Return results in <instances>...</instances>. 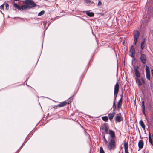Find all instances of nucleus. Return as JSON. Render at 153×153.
Returning <instances> with one entry per match:
<instances>
[{"label": "nucleus", "mask_w": 153, "mask_h": 153, "mask_svg": "<svg viewBox=\"0 0 153 153\" xmlns=\"http://www.w3.org/2000/svg\"><path fill=\"white\" fill-rule=\"evenodd\" d=\"M24 5L19 6L16 3L13 4L14 7L20 11H23L26 9H30L33 8L37 5L32 0H26L23 1Z\"/></svg>", "instance_id": "1"}, {"label": "nucleus", "mask_w": 153, "mask_h": 153, "mask_svg": "<svg viewBox=\"0 0 153 153\" xmlns=\"http://www.w3.org/2000/svg\"><path fill=\"white\" fill-rule=\"evenodd\" d=\"M108 149L110 150H114L116 148V143L114 138L111 139L109 140L108 146Z\"/></svg>", "instance_id": "2"}, {"label": "nucleus", "mask_w": 153, "mask_h": 153, "mask_svg": "<svg viewBox=\"0 0 153 153\" xmlns=\"http://www.w3.org/2000/svg\"><path fill=\"white\" fill-rule=\"evenodd\" d=\"M140 36L139 32L137 30L134 34L133 38H134V46H136V43L138 41V39Z\"/></svg>", "instance_id": "3"}, {"label": "nucleus", "mask_w": 153, "mask_h": 153, "mask_svg": "<svg viewBox=\"0 0 153 153\" xmlns=\"http://www.w3.org/2000/svg\"><path fill=\"white\" fill-rule=\"evenodd\" d=\"M114 119L116 122H120L123 120V118L121 115V114L120 113L116 114L114 117Z\"/></svg>", "instance_id": "4"}, {"label": "nucleus", "mask_w": 153, "mask_h": 153, "mask_svg": "<svg viewBox=\"0 0 153 153\" xmlns=\"http://www.w3.org/2000/svg\"><path fill=\"white\" fill-rule=\"evenodd\" d=\"M141 62L143 64H145L147 61V57L145 54L141 53L140 58Z\"/></svg>", "instance_id": "5"}, {"label": "nucleus", "mask_w": 153, "mask_h": 153, "mask_svg": "<svg viewBox=\"0 0 153 153\" xmlns=\"http://www.w3.org/2000/svg\"><path fill=\"white\" fill-rule=\"evenodd\" d=\"M146 77L147 79L148 80H150V73L149 68L146 65Z\"/></svg>", "instance_id": "6"}, {"label": "nucleus", "mask_w": 153, "mask_h": 153, "mask_svg": "<svg viewBox=\"0 0 153 153\" xmlns=\"http://www.w3.org/2000/svg\"><path fill=\"white\" fill-rule=\"evenodd\" d=\"M136 68L135 67L134 68V72L135 73V76H136V78H138L140 77V73L139 72V71L137 69V68H138L139 67L137 66H136Z\"/></svg>", "instance_id": "7"}, {"label": "nucleus", "mask_w": 153, "mask_h": 153, "mask_svg": "<svg viewBox=\"0 0 153 153\" xmlns=\"http://www.w3.org/2000/svg\"><path fill=\"white\" fill-rule=\"evenodd\" d=\"M119 85L117 82L114 87V94H117L119 91Z\"/></svg>", "instance_id": "8"}, {"label": "nucleus", "mask_w": 153, "mask_h": 153, "mask_svg": "<svg viewBox=\"0 0 153 153\" xmlns=\"http://www.w3.org/2000/svg\"><path fill=\"white\" fill-rule=\"evenodd\" d=\"M123 145L124 147L125 153H129L128 152V143L125 141L123 143Z\"/></svg>", "instance_id": "9"}, {"label": "nucleus", "mask_w": 153, "mask_h": 153, "mask_svg": "<svg viewBox=\"0 0 153 153\" xmlns=\"http://www.w3.org/2000/svg\"><path fill=\"white\" fill-rule=\"evenodd\" d=\"M115 111H113L112 113H110L108 114V117L109 119L111 121L113 117H114L115 114Z\"/></svg>", "instance_id": "10"}, {"label": "nucleus", "mask_w": 153, "mask_h": 153, "mask_svg": "<svg viewBox=\"0 0 153 153\" xmlns=\"http://www.w3.org/2000/svg\"><path fill=\"white\" fill-rule=\"evenodd\" d=\"M138 146L140 149H142L143 146V142L142 140H140L138 142Z\"/></svg>", "instance_id": "11"}, {"label": "nucleus", "mask_w": 153, "mask_h": 153, "mask_svg": "<svg viewBox=\"0 0 153 153\" xmlns=\"http://www.w3.org/2000/svg\"><path fill=\"white\" fill-rule=\"evenodd\" d=\"M67 104V102L65 101H64L61 102H60V104H58L57 105V106L59 107H61L65 106Z\"/></svg>", "instance_id": "12"}, {"label": "nucleus", "mask_w": 153, "mask_h": 153, "mask_svg": "<svg viewBox=\"0 0 153 153\" xmlns=\"http://www.w3.org/2000/svg\"><path fill=\"white\" fill-rule=\"evenodd\" d=\"M109 134L111 138V139L114 138L115 137L114 132L112 130H109Z\"/></svg>", "instance_id": "13"}, {"label": "nucleus", "mask_w": 153, "mask_h": 153, "mask_svg": "<svg viewBox=\"0 0 153 153\" xmlns=\"http://www.w3.org/2000/svg\"><path fill=\"white\" fill-rule=\"evenodd\" d=\"M141 105H142V112L143 114L144 115L146 116V114H145V106L144 105V102L143 101H142Z\"/></svg>", "instance_id": "14"}, {"label": "nucleus", "mask_w": 153, "mask_h": 153, "mask_svg": "<svg viewBox=\"0 0 153 153\" xmlns=\"http://www.w3.org/2000/svg\"><path fill=\"white\" fill-rule=\"evenodd\" d=\"M135 80L136 83L137 84L138 87H140L142 85V83L140 80L138 78H135Z\"/></svg>", "instance_id": "15"}, {"label": "nucleus", "mask_w": 153, "mask_h": 153, "mask_svg": "<svg viewBox=\"0 0 153 153\" xmlns=\"http://www.w3.org/2000/svg\"><path fill=\"white\" fill-rule=\"evenodd\" d=\"M145 39L144 38L143 39V41L141 43V48L142 49V50H143L145 47Z\"/></svg>", "instance_id": "16"}, {"label": "nucleus", "mask_w": 153, "mask_h": 153, "mask_svg": "<svg viewBox=\"0 0 153 153\" xmlns=\"http://www.w3.org/2000/svg\"><path fill=\"white\" fill-rule=\"evenodd\" d=\"M149 142L151 143V144L152 146H153L152 140L151 138V134H150V132H149Z\"/></svg>", "instance_id": "17"}, {"label": "nucleus", "mask_w": 153, "mask_h": 153, "mask_svg": "<svg viewBox=\"0 0 153 153\" xmlns=\"http://www.w3.org/2000/svg\"><path fill=\"white\" fill-rule=\"evenodd\" d=\"M87 15L90 17H93L94 16V13L93 12H90L87 11L86 13Z\"/></svg>", "instance_id": "18"}, {"label": "nucleus", "mask_w": 153, "mask_h": 153, "mask_svg": "<svg viewBox=\"0 0 153 153\" xmlns=\"http://www.w3.org/2000/svg\"><path fill=\"white\" fill-rule=\"evenodd\" d=\"M140 123L141 126L142 127L143 129L144 130L145 129V125L144 124L142 120H140Z\"/></svg>", "instance_id": "19"}, {"label": "nucleus", "mask_w": 153, "mask_h": 153, "mask_svg": "<svg viewBox=\"0 0 153 153\" xmlns=\"http://www.w3.org/2000/svg\"><path fill=\"white\" fill-rule=\"evenodd\" d=\"M102 119L105 122H107L108 120V118L107 116H103L102 117Z\"/></svg>", "instance_id": "20"}, {"label": "nucleus", "mask_w": 153, "mask_h": 153, "mask_svg": "<svg viewBox=\"0 0 153 153\" xmlns=\"http://www.w3.org/2000/svg\"><path fill=\"white\" fill-rule=\"evenodd\" d=\"M112 108L113 109V111H115L117 109V106L115 105V102H113Z\"/></svg>", "instance_id": "21"}, {"label": "nucleus", "mask_w": 153, "mask_h": 153, "mask_svg": "<svg viewBox=\"0 0 153 153\" xmlns=\"http://www.w3.org/2000/svg\"><path fill=\"white\" fill-rule=\"evenodd\" d=\"M103 138L104 139V142L106 146H108V141H107L106 138H105V136L104 135L103 136Z\"/></svg>", "instance_id": "22"}, {"label": "nucleus", "mask_w": 153, "mask_h": 153, "mask_svg": "<svg viewBox=\"0 0 153 153\" xmlns=\"http://www.w3.org/2000/svg\"><path fill=\"white\" fill-rule=\"evenodd\" d=\"M122 96L121 97V98L117 102V105H122Z\"/></svg>", "instance_id": "23"}, {"label": "nucleus", "mask_w": 153, "mask_h": 153, "mask_svg": "<svg viewBox=\"0 0 153 153\" xmlns=\"http://www.w3.org/2000/svg\"><path fill=\"white\" fill-rule=\"evenodd\" d=\"M130 53V56L132 57H134L135 55V51H129Z\"/></svg>", "instance_id": "24"}, {"label": "nucleus", "mask_w": 153, "mask_h": 153, "mask_svg": "<svg viewBox=\"0 0 153 153\" xmlns=\"http://www.w3.org/2000/svg\"><path fill=\"white\" fill-rule=\"evenodd\" d=\"M44 13H45V11L44 10H42L38 14V16H41L43 15V14H44Z\"/></svg>", "instance_id": "25"}, {"label": "nucleus", "mask_w": 153, "mask_h": 153, "mask_svg": "<svg viewBox=\"0 0 153 153\" xmlns=\"http://www.w3.org/2000/svg\"><path fill=\"white\" fill-rule=\"evenodd\" d=\"M130 51H135L133 45L131 46Z\"/></svg>", "instance_id": "26"}, {"label": "nucleus", "mask_w": 153, "mask_h": 153, "mask_svg": "<svg viewBox=\"0 0 153 153\" xmlns=\"http://www.w3.org/2000/svg\"><path fill=\"white\" fill-rule=\"evenodd\" d=\"M100 153H105V152L102 147H100Z\"/></svg>", "instance_id": "27"}, {"label": "nucleus", "mask_w": 153, "mask_h": 153, "mask_svg": "<svg viewBox=\"0 0 153 153\" xmlns=\"http://www.w3.org/2000/svg\"><path fill=\"white\" fill-rule=\"evenodd\" d=\"M117 94H114V100L113 102H116V97L117 96Z\"/></svg>", "instance_id": "28"}, {"label": "nucleus", "mask_w": 153, "mask_h": 153, "mask_svg": "<svg viewBox=\"0 0 153 153\" xmlns=\"http://www.w3.org/2000/svg\"><path fill=\"white\" fill-rule=\"evenodd\" d=\"M121 105H117V109L118 111H119L120 110V109L121 108Z\"/></svg>", "instance_id": "29"}, {"label": "nucleus", "mask_w": 153, "mask_h": 153, "mask_svg": "<svg viewBox=\"0 0 153 153\" xmlns=\"http://www.w3.org/2000/svg\"><path fill=\"white\" fill-rule=\"evenodd\" d=\"M108 127H105V129L104 130H105V133L107 134H108Z\"/></svg>", "instance_id": "30"}, {"label": "nucleus", "mask_w": 153, "mask_h": 153, "mask_svg": "<svg viewBox=\"0 0 153 153\" xmlns=\"http://www.w3.org/2000/svg\"><path fill=\"white\" fill-rule=\"evenodd\" d=\"M0 9L2 10H4V4L0 6Z\"/></svg>", "instance_id": "31"}, {"label": "nucleus", "mask_w": 153, "mask_h": 153, "mask_svg": "<svg viewBox=\"0 0 153 153\" xmlns=\"http://www.w3.org/2000/svg\"><path fill=\"white\" fill-rule=\"evenodd\" d=\"M5 7H6V9L7 10H8V9H9V4H7V3L6 4H5Z\"/></svg>", "instance_id": "32"}, {"label": "nucleus", "mask_w": 153, "mask_h": 153, "mask_svg": "<svg viewBox=\"0 0 153 153\" xmlns=\"http://www.w3.org/2000/svg\"><path fill=\"white\" fill-rule=\"evenodd\" d=\"M107 127V126L105 125L102 126L101 127L102 130H104L105 129V127Z\"/></svg>", "instance_id": "33"}, {"label": "nucleus", "mask_w": 153, "mask_h": 153, "mask_svg": "<svg viewBox=\"0 0 153 153\" xmlns=\"http://www.w3.org/2000/svg\"><path fill=\"white\" fill-rule=\"evenodd\" d=\"M141 80L142 81L143 84V85H145V80H144V79L143 78H142L141 79Z\"/></svg>", "instance_id": "34"}, {"label": "nucleus", "mask_w": 153, "mask_h": 153, "mask_svg": "<svg viewBox=\"0 0 153 153\" xmlns=\"http://www.w3.org/2000/svg\"><path fill=\"white\" fill-rule=\"evenodd\" d=\"M86 2L87 4H90L91 1L90 0H86Z\"/></svg>", "instance_id": "35"}, {"label": "nucleus", "mask_w": 153, "mask_h": 153, "mask_svg": "<svg viewBox=\"0 0 153 153\" xmlns=\"http://www.w3.org/2000/svg\"><path fill=\"white\" fill-rule=\"evenodd\" d=\"M102 4V2L100 1H99L98 4V6H101Z\"/></svg>", "instance_id": "36"}, {"label": "nucleus", "mask_w": 153, "mask_h": 153, "mask_svg": "<svg viewBox=\"0 0 153 153\" xmlns=\"http://www.w3.org/2000/svg\"><path fill=\"white\" fill-rule=\"evenodd\" d=\"M19 0H14V1H19Z\"/></svg>", "instance_id": "37"}, {"label": "nucleus", "mask_w": 153, "mask_h": 153, "mask_svg": "<svg viewBox=\"0 0 153 153\" xmlns=\"http://www.w3.org/2000/svg\"><path fill=\"white\" fill-rule=\"evenodd\" d=\"M153 71V70H151V71L152 72V71Z\"/></svg>", "instance_id": "38"}, {"label": "nucleus", "mask_w": 153, "mask_h": 153, "mask_svg": "<svg viewBox=\"0 0 153 153\" xmlns=\"http://www.w3.org/2000/svg\"><path fill=\"white\" fill-rule=\"evenodd\" d=\"M0 11H1V12H2V11L0 10Z\"/></svg>", "instance_id": "39"}]
</instances>
